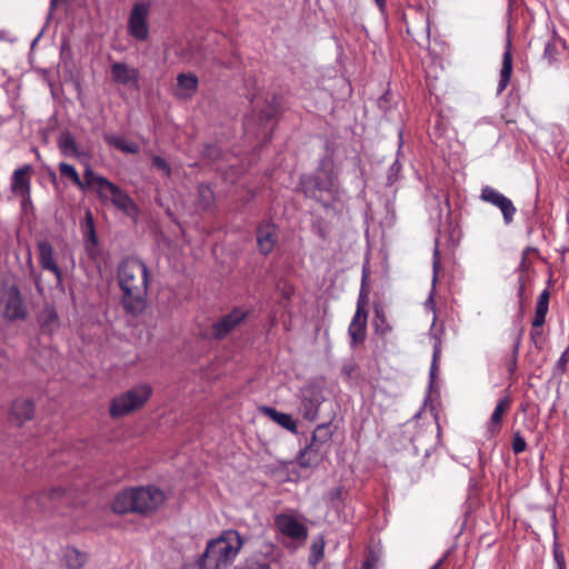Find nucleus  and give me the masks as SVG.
I'll use <instances>...</instances> for the list:
<instances>
[{"label":"nucleus","mask_w":569,"mask_h":569,"mask_svg":"<svg viewBox=\"0 0 569 569\" xmlns=\"http://www.w3.org/2000/svg\"><path fill=\"white\" fill-rule=\"evenodd\" d=\"M6 299L2 316L9 321H23L28 317V308L21 296L20 288L17 284L10 286L6 290Z\"/></svg>","instance_id":"13"},{"label":"nucleus","mask_w":569,"mask_h":569,"mask_svg":"<svg viewBox=\"0 0 569 569\" xmlns=\"http://www.w3.org/2000/svg\"><path fill=\"white\" fill-rule=\"evenodd\" d=\"M258 251L268 257L279 242V228L271 220H263L256 227Z\"/></svg>","instance_id":"14"},{"label":"nucleus","mask_w":569,"mask_h":569,"mask_svg":"<svg viewBox=\"0 0 569 569\" xmlns=\"http://www.w3.org/2000/svg\"><path fill=\"white\" fill-rule=\"evenodd\" d=\"M62 563L67 569H82L86 563V555L73 547L63 550Z\"/></svg>","instance_id":"30"},{"label":"nucleus","mask_w":569,"mask_h":569,"mask_svg":"<svg viewBox=\"0 0 569 569\" xmlns=\"http://www.w3.org/2000/svg\"><path fill=\"white\" fill-rule=\"evenodd\" d=\"M104 141L116 148L117 150H120L128 154H137L140 152V146L134 141H128L126 138L119 134H111L107 133L103 136Z\"/></svg>","instance_id":"27"},{"label":"nucleus","mask_w":569,"mask_h":569,"mask_svg":"<svg viewBox=\"0 0 569 569\" xmlns=\"http://www.w3.org/2000/svg\"><path fill=\"white\" fill-rule=\"evenodd\" d=\"M522 333V328L520 326H515V328L511 331V338L513 339V353L518 352L519 343H520V337Z\"/></svg>","instance_id":"46"},{"label":"nucleus","mask_w":569,"mask_h":569,"mask_svg":"<svg viewBox=\"0 0 569 569\" xmlns=\"http://www.w3.org/2000/svg\"><path fill=\"white\" fill-rule=\"evenodd\" d=\"M32 170V166L28 163L17 168L11 177L12 192L22 197L23 200L30 199L31 196V179L29 176Z\"/></svg>","instance_id":"18"},{"label":"nucleus","mask_w":569,"mask_h":569,"mask_svg":"<svg viewBox=\"0 0 569 569\" xmlns=\"http://www.w3.org/2000/svg\"><path fill=\"white\" fill-rule=\"evenodd\" d=\"M60 174L70 179L78 188L86 191L88 188L97 186V193L101 201H110L119 211L123 212L127 217L137 221L140 214V209L133 199L123 191L119 186L107 179L106 177L98 176L94 171L87 167L83 172V179L72 164L67 162L59 163Z\"/></svg>","instance_id":"2"},{"label":"nucleus","mask_w":569,"mask_h":569,"mask_svg":"<svg viewBox=\"0 0 569 569\" xmlns=\"http://www.w3.org/2000/svg\"><path fill=\"white\" fill-rule=\"evenodd\" d=\"M568 50L567 41L553 28L550 38L545 43L542 58L548 66H556L561 62Z\"/></svg>","instance_id":"17"},{"label":"nucleus","mask_w":569,"mask_h":569,"mask_svg":"<svg viewBox=\"0 0 569 569\" xmlns=\"http://www.w3.org/2000/svg\"><path fill=\"white\" fill-rule=\"evenodd\" d=\"M51 178H52L53 181L56 180L57 176H56L54 172H51Z\"/></svg>","instance_id":"59"},{"label":"nucleus","mask_w":569,"mask_h":569,"mask_svg":"<svg viewBox=\"0 0 569 569\" xmlns=\"http://www.w3.org/2000/svg\"><path fill=\"white\" fill-rule=\"evenodd\" d=\"M151 4L148 1H140L133 4L129 20L128 33L137 41H146L149 37L148 18Z\"/></svg>","instance_id":"9"},{"label":"nucleus","mask_w":569,"mask_h":569,"mask_svg":"<svg viewBox=\"0 0 569 569\" xmlns=\"http://www.w3.org/2000/svg\"><path fill=\"white\" fill-rule=\"evenodd\" d=\"M503 197H505V194H502L501 192L497 191L496 189H493L490 186H485L481 189V194H480L481 200H483L486 202H489L490 204H492L495 207L498 203H500V201H501V199Z\"/></svg>","instance_id":"37"},{"label":"nucleus","mask_w":569,"mask_h":569,"mask_svg":"<svg viewBox=\"0 0 569 569\" xmlns=\"http://www.w3.org/2000/svg\"><path fill=\"white\" fill-rule=\"evenodd\" d=\"M214 203L216 194L211 187L204 182L199 183L197 187V208L207 212L213 209Z\"/></svg>","instance_id":"25"},{"label":"nucleus","mask_w":569,"mask_h":569,"mask_svg":"<svg viewBox=\"0 0 569 569\" xmlns=\"http://www.w3.org/2000/svg\"><path fill=\"white\" fill-rule=\"evenodd\" d=\"M325 542L320 540L319 542H313L311 546V555L309 558L310 563L317 565L323 557Z\"/></svg>","instance_id":"42"},{"label":"nucleus","mask_w":569,"mask_h":569,"mask_svg":"<svg viewBox=\"0 0 569 569\" xmlns=\"http://www.w3.org/2000/svg\"><path fill=\"white\" fill-rule=\"evenodd\" d=\"M0 39H2V33H0Z\"/></svg>","instance_id":"62"},{"label":"nucleus","mask_w":569,"mask_h":569,"mask_svg":"<svg viewBox=\"0 0 569 569\" xmlns=\"http://www.w3.org/2000/svg\"><path fill=\"white\" fill-rule=\"evenodd\" d=\"M262 411L279 426L288 431L296 432L297 423L289 413L280 412L271 407H263Z\"/></svg>","instance_id":"29"},{"label":"nucleus","mask_w":569,"mask_h":569,"mask_svg":"<svg viewBox=\"0 0 569 569\" xmlns=\"http://www.w3.org/2000/svg\"><path fill=\"white\" fill-rule=\"evenodd\" d=\"M198 77L192 73H179L177 77L178 91L176 96L180 99H190L198 90Z\"/></svg>","instance_id":"23"},{"label":"nucleus","mask_w":569,"mask_h":569,"mask_svg":"<svg viewBox=\"0 0 569 569\" xmlns=\"http://www.w3.org/2000/svg\"><path fill=\"white\" fill-rule=\"evenodd\" d=\"M440 358H432L430 371H429V383H428V393L425 398V406L430 403L431 409L433 410L432 402L437 400L439 397V387L436 383L439 371V361Z\"/></svg>","instance_id":"28"},{"label":"nucleus","mask_w":569,"mask_h":569,"mask_svg":"<svg viewBox=\"0 0 569 569\" xmlns=\"http://www.w3.org/2000/svg\"><path fill=\"white\" fill-rule=\"evenodd\" d=\"M512 74V51L511 40L508 38L506 43V50L502 56V64L499 74V82L497 87V94L502 93L508 87Z\"/></svg>","instance_id":"22"},{"label":"nucleus","mask_w":569,"mask_h":569,"mask_svg":"<svg viewBox=\"0 0 569 569\" xmlns=\"http://www.w3.org/2000/svg\"><path fill=\"white\" fill-rule=\"evenodd\" d=\"M379 10L383 12L386 10L387 1L386 0H375Z\"/></svg>","instance_id":"54"},{"label":"nucleus","mask_w":569,"mask_h":569,"mask_svg":"<svg viewBox=\"0 0 569 569\" xmlns=\"http://www.w3.org/2000/svg\"><path fill=\"white\" fill-rule=\"evenodd\" d=\"M67 503V492L60 487L53 488L50 491L32 495L26 501V505L30 511L39 512H44L57 508L60 505Z\"/></svg>","instance_id":"12"},{"label":"nucleus","mask_w":569,"mask_h":569,"mask_svg":"<svg viewBox=\"0 0 569 569\" xmlns=\"http://www.w3.org/2000/svg\"><path fill=\"white\" fill-rule=\"evenodd\" d=\"M377 563L378 557L373 552H370V555L363 561L361 569H373L377 567Z\"/></svg>","instance_id":"47"},{"label":"nucleus","mask_w":569,"mask_h":569,"mask_svg":"<svg viewBox=\"0 0 569 569\" xmlns=\"http://www.w3.org/2000/svg\"><path fill=\"white\" fill-rule=\"evenodd\" d=\"M496 207L498 209H500L505 223L510 224L513 221V217L517 211L512 201L508 197L505 196L501 199L500 203H498Z\"/></svg>","instance_id":"35"},{"label":"nucleus","mask_w":569,"mask_h":569,"mask_svg":"<svg viewBox=\"0 0 569 569\" xmlns=\"http://www.w3.org/2000/svg\"><path fill=\"white\" fill-rule=\"evenodd\" d=\"M149 269L137 257L123 258L117 269V281L122 292L120 303L127 315L141 316L148 306Z\"/></svg>","instance_id":"1"},{"label":"nucleus","mask_w":569,"mask_h":569,"mask_svg":"<svg viewBox=\"0 0 569 569\" xmlns=\"http://www.w3.org/2000/svg\"><path fill=\"white\" fill-rule=\"evenodd\" d=\"M569 358H559L557 363H556V368H555V373H562L566 369V365H567V361H568Z\"/></svg>","instance_id":"49"},{"label":"nucleus","mask_w":569,"mask_h":569,"mask_svg":"<svg viewBox=\"0 0 569 569\" xmlns=\"http://www.w3.org/2000/svg\"><path fill=\"white\" fill-rule=\"evenodd\" d=\"M34 416V403L30 399H16L12 402L10 418L18 426H23Z\"/></svg>","instance_id":"21"},{"label":"nucleus","mask_w":569,"mask_h":569,"mask_svg":"<svg viewBox=\"0 0 569 569\" xmlns=\"http://www.w3.org/2000/svg\"><path fill=\"white\" fill-rule=\"evenodd\" d=\"M43 332L53 333L60 326L59 316L53 306L47 305L37 317Z\"/></svg>","instance_id":"24"},{"label":"nucleus","mask_w":569,"mask_h":569,"mask_svg":"<svg viewBox=\"0 0 569 569\" xmlns=\"http://www.w3.org/2000/svg\"><path fill=\"white\" fill-rule=\"evenodd\" d=\"M553 523H556L555 515H553ZM553 536H555V541L552 545V556H553L556 569H567L565 553L562 552V550L560 549V546L558 543L556 525H553Z\"/></svg>","instance_id":"34"},{"label":"nucleus","mask_w":569,"mask_h":569,"mask_svg":"<svg viewBox=\"0 0 569 569\" xmlns=\"http://www.w3.org/2000/svg\"><path fill=\"white\" fill-rule=\"evenodd\" d=\"M326 380L316 378L300 389V413L305 420L315 421L319 417L320 406L326 400Z\"/></svg>","instance_id":"7"},{"label":"nucleus","mask_w":569,"mask_h":569,"mask_svg":"<svg viewBox=\"0 0 569 569\" xmlns=\"http://www.w3.org/2000/svg\"><path fill=\"white\" fill-rule=\"evenodd\" d=\"M525 293H526V280H525V276L520 274L518 277V281H517V298H518V307H519V311H518L519 317H522L523 309H525V299H526Z\"/></svg>","instance_id":"39"},{"label":"nucleus","mask_w":569,"mask_h":569,"mask_svg":"<svg viewBox=\"0 0 569 569\" xmlns=\"http://www.w3.org/2000/svg\"><path fill=\"white\" fill-rule=\"evenodd\" d=\"M517 358H512L510 362L508 363V370L510 373H512L516 370L517 367Z\"/></svg>","instance_id":"53"},{"label":"nucleus","mask_w":569,"mask_h":569,"mask_svg":"<svg viewBox=\"0 0 569 569\" xmlns=\"http://www.w3.org/2000/svg\"><path fill=\"white\" fill-rule=\"evenodd\" d=\"M163 501V492L156 487L129 488L116 495L112 510L119 515L128 512L149 515L154 512Z\"/></svg>","instance_id":"5"},{"label":"nucleus","mask_w":569,"mask_h":569,"mask_svg":"<svg viewBox=\"0 0 569 569\" xmlns=\"http://www.w3.org/2000/svg\"><path fill=\"white\" fill-rule=\"evenodd\" d=\"M510 405V398L508 396L501 398L499 402L497 403L491 418H490V425L498 426L502 420L503 412L508 409Z\"/></svg>","instance_id":"36"},{"label":"nucleus","mask_w":569,"mask_h":569,"mask_svg":"<svg viewBox=\"0 0 569 569\" xmlns=\"http://www.w3.org/2000/svg\"><path fill=\"white\" fill-rule=\"evenodd\" d=\"M373 312L372 327L375 335L386 339L391 333L392 327L387 319L382 306L375 303Z\"/></svg>","instance_id":"26"},{"label":"nucleus","mask_w":569,"mask_h":569,"mask_svg":"<svg viewBox=\"0 0 569 569\" xmlns=\"http://www.w3.org/2000/svg\"><path fill=\"white\" fill-rule=\"evenodd\" d=\"M552 283V278L548 280V287L541 291L538 297L535 316L531 322L530 339L535 346L536 352H543L546 350V338L543 336V325L546 322V316L549 310L550 290L549 287Z\"/></svg>","instance_id":"8"},{"label":"nucleus","mask_w":569,"mask_h":569,"mask_svg":"<svg viewBox=\"0 0 569 569\" xmlns=\"http://www.w3.org/2000/svg\"><path fill=\"white\" fill-rule=\"evenodd\" d=\"M277 529L286 537L293 540H305L308 537V528L298 518L290 513H279L274 517Z\"/></svg>","instance_id":"15"},{"label":"nucleus","mask_w":569,"mask_h":569,"mask_svg":"<svg viewBox=\"0 0 569 569\" xmlns=\"http://www.w3.org/2000/svg\"><path fill=\"white\" fill-rule=\"evenodd\" d=\"M243 540L237 530L228 529L208 541L198 565L200 569H227L237 558Z\"/></svg>","instance_id":"4"},{"label":"nucleus","mask_w":569,"mask_h":569,"mask_svg":"<svg viewBox=\"0 0 569 569\" xmlns=\"http://www.w3.org/2000/svg\"><path fill=\"white\" fill-rule=\"evenodd\" d=\"M401 170H402V166L401 163L399 162L398 159H396L391 166L389 167L388 169V173H387V186H392L393 183H396L399 178H400V173H401Z\"/></svg>","instance_id":"41"},{"label":"nucleus","mask_w":569,"mask_h":569,"mask_svg":"<svg viewBox=\"0 0 569 569\" xmlns=\"http://www.w3.org/2000/svg\"><path fill=\"white\" fill-rule=\"evenodd\" d=\"M439 266H440V256H439L438 244H436V248L433 250V262H432V267H433V283L436 282V279H437Z\"/></svg>","instance_id":"48"},{"label":"nucleus","mask_w":569,"mask_h":569,"mask_svg":"<svg viewBox=\"0 0 569 569\" xmlns=\"http://www.w3.org/2000/svg\"><path fill=\"white\" fill-rule=\"evenodd\" d=\"M152 166L158 170H161L166 177H170L172 173L170 164L161 156L152 157Z\"/></svg>","instance_id":"43"},{"label":"nucleus","mask_w":569,"mask_h":569,"mask_svg":"<svg viewBox=\"0 0 569 569\" xmlns=\"http://www.w3.org/2000/svg\"><path fill=\"white\" fill-rule=\"evenodd\" d=\"M341 493L340 489L336 490V495L339 496Z\"/></svg>","instance_id":"61"},{"label":"nucleus","mask_w":569,"mask_h":569,"mask_svg":"<svg viewBox=\"0 0 569 569\" xmlns=\"http://www.w3.org/2000/svg\"><path fill=\"white\" fill-rule=\"evenodd\" d=\"M39 251V263L48 271H51L58 280L62 278V271L54 259L52 244L48 240H40L37 243Z\"/></svg>","instance_id":"19"},{"label":"nucleus","mask_w":569,"mask_h":569,"mask_svg":"<svg viewBox=\"0 0 569 569\" xmlns=\"http://www.w3.org/2000/svg\"><path fill=\"white\" fill-rule=\"evenodd\" d=\"M366 274L362 276V284L359 293V299L357 303L356 313L352 317V320L349 325V335L351 337L352 343H361L366 339V329H367V311L365 310L363 305L368 300V292L366 290Z\"/></svg>","instance_id":"11"},{"label":"nucleus","mask_w":569,"mask_h":569,"mask_svg":"<svg viewBox=\"0 0 569 569\" xmlns=\"http://www.w3.org/2000/svg\"><path fill=\"white\" fill-rule=\"evenodd\" d=\"M333 431L331 428V422H325L317 426L315 431L312 432L311 439L316 441L318 445L325 448H329L332 440Z\"/></svg>","instance_id":"32"},{"label":"nucleus","mask_w":569,"mask_h":569,"mask_svg":"<svg viewBox=\"0 0 569 569\" xmlns=\"http://www.w3.org/2000/svg\"><path fill=\"white\" fill-rule=\"evenodd\" d=\"M279 112V102L276 97H272V101L268 103L267 108L262 109L259 113L260 121L268 122L277 117Z\"/></svg>","instance_id":"38"},{"label":"nucleus","mask_w":569,"mask_h":569,"mask_svg":"<svg viewBox=\"0 0 569 569\" xmlns=\"http://www.w3.org/2000/svg\"><path fill=\"white\" fill-rule=\"evenodd\" d=\"M6 120L0 116V124L3 123Z\"/></svg>","instance_id":"60"},{"label":"nucleus","mask_w":569,"mask_h":569,"mask_svg":"<svg viewBox=\"0 0 569 569\" xmlns=\"http://www.w3.org/2000/svg\"><path fill=\"white\" fill-rule=\"evenodd\" d=\"M86 248L90 250L91 247L98 246V236L94 229L93 217L90 211L86 213V223L83 227Z\"/></svg>","instance_id":"33"},{"label":"nucleus","mask_w":569,"mask_h":569,"mask_svg":"<svg viewBox=\"0 0 569 569\" xmlns=\"http://www.w3.org/2000/svg\"><path fill=\"white\" fill-rule=\"evenodd\" d=\"M202 154H203V158H206L212 162H216L221 159L222 151L219 148V146H217L214 143H208L204 146Z\"/></svg>","instance_id":"40"},{"label":"nucleus","mask_w":569,"mask_h":569,"mask_svg":"<svg viewBox=\"0 0 569 569\" xmlns=\"http://www.w3.org/2000/svg\"><path fill=\"white\" fill-rule=\"evenodd\" d=\"M111 79L114 83L139 90L140 71L126 62H113L110 67Z\"/></svg>","instance_id":"16"},{"label":"nucleus","mask_w":569,"mask_h":569,"mask_svg":"<svg viewBox=\"0 0 569 569\" xmlns=\"http://www.w3.org/2000/svg\"><path fill=\"white\" fill-rule=\"evenodd\" d=\"M511 447L515 455H519L526 450L527 442L525 438L520 435V432H516L513 435Z\"/></svg>","instance_id":"44"},{"label":"nucleus","mask_w":569,"mask_h":569,"mask_svg":"<svg viewBox=\"0 0 569 569\" xmlns=\"http://www.w3.org/2000/svg\"><path fill=\"white\" fill-rule=\"evenodd\" d=\"M531 251H537V249H536V248H533V247H526V248L523 249V251H522V257H527V256H528V253H529V252H531Z\"/></svg>","instance_id":"57"},{"label":"nucleus","mask_w":569,"mask_h":569,"mask_svg":"<svg viewBox=\"0 0 569 569\" xmlns=\"http://www.w3.org/2000/svg\"><path fill=\"white\" fill-rule=\"evenodd\" d=\"M152 395L148 383H140L111 400L109 413L112 418H120L142 408Z\"/></svg>","instance_id":"6"},{"label":"nucleus","mask_w":569,"mask_h":569,"mask_svg":"<svg viewBox=\"0 0 569 569\" xmlns=\"http://www.w3.org/2000/svg\"><path fill=\"white\" fill-rule=\"evenodd\" d=\"M58 147L66 157H74L79 154L78 144L70 131H64L58 137Z\"/></svg>","instance_id":"31"},{"label":"nucleus","mask_w":569,"mask_h":569,"mask_svg":"<svg viewBox=\"0 0 569 569\" xmlns=\"http://www.w3.org/2000/svg\"><path fill=\"white\" fill-rule=\"evenodd\" d=\"M249 316V310L243 307H234L230 312L223 315L210 327V337L214 340H222L239 327Z\"/></svg>","instance_id":"10"},{"label":"nucleus","mask_w":569,"mask_h":569,"mask_svg":"<svg viewBox=\"0 0 569 569\" xmlns=\"http://www.w3.org/2000/svg\"><path fill=\"white\" fill-rule=\"evenodd\" d=\"M441 351L440 339L438 337H433L432 356H440Z\"/></svg>","instance_id":"50"},{"label":"nucleus","mask_w":569,"mask_h":569,"mask_svg":"<svg viewBox=\"0 0 569 569\" xmlns=\"http://www.w3.org/2000/svg\"><path fill=\"white\" fill-rule=\"evenodd\" d=\"M57 1L58 0H50V8H51V10H53L56 8Z\"/></svg>","instance_id":"58"},{"label":"nucleus","mask_w":569,"mask_h":569,"mask_svg":"<svg viewBox=\"0 0 569 569\" xmlns=\"http://www.w3.org/2000/svg\"><path fill=\"white\" fill-rule=\"evenodd\" d=\"M426 305L427 306H431V308L433 309V305H435V300H433V293L431 292L426 301Z\"/></svg>","instance_id":"56"},{"label":"nucleus","mask_w":569,"mask_h":569,"mask_svg":"<svg viewBox=\"0 0 569 569\" xmlns=\"http://www.w3.org/2000/svg\"><path fill=\"white\" fill-rule=\"evenodd\" d=\"M327 448L321 447L311 439L310 443L300 450L297 456V462L301 468H311L318 466L322 460Z\"/></svg>","instance_id":"20"},{"label":"nucleus","mask_w":569,"mask_h":569,"mask_svg":"<svg viewBox=\"0 0 569 569\" xmlns=\"http://www.w3.org/2000/svg\"><path fill=\"white\" fill-rule=\"evenodd\" d=\"M342 373L346 376V378L349 380V381H352L353 379L358 378L359 376V370L356 366L353 365H345L342 367Z\"/></svg>","instance_id":"45"},{"label":"nucleus","mask_w":569,"mask_h":569,"mask_svg":"<svg viewBox=\"0 0 569 569\" xmlns=\"http://www.w3.org/2000/svg\"><path fill=\"white\" fill-rule=\"evenodd\" d=\"M447 555L442 556L430 569H439L440 566L445 562Z\"/></svg>","instance_id":"55"},{"label":"nucleus","mask_w":569,"mask_h":569,"mask_svg":"<svg viewBox=\"0 0 569 569\" xmlns=\"http://www.w3.org/2000/svg\"><path fill=\"white\" fill-rule=\"evenodd\" d=\"M236 569H271V568L266 563L256 562V563L244 566V567H237Z\"/></svg>","instance_id":"51"},{"label":"nucleus","mask_w":569,"mask_h":569,"mask_svg":"<svg viewBox=\"0 0 569 569\" xmlns=\"http://www.w3.org/2000/svg\"><path fill=\"white\" fill-rule=\"evenodd\" d=\"M528 268H529V266L527 262V257H521V260H520V263H519L517 270L520 271L521 274H523V272L527 271Z\"/></svg>","instance_id":"52"},{"label":"nucleus","mask_w":569,"mask_h":569,"mask_svg":"<svg viewBox=\"0 0 569 569\" xmlns=\"http://www.w3.org/2000/svg\"><path fill=\"white\" fill-rule=\"evenodd\" d=\"M297 191L323 206L335 199L338 193V177L333 169V159L330 156L322 157L313 172L301 174Z\"/></svg>","instance_id":"3"}]
</instances>
